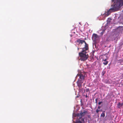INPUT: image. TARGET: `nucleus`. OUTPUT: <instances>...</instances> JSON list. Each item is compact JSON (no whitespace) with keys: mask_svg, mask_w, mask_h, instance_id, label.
Wrapping results in <instances>:
<instances>
[{"mask_svg":"<svg viewBox=\"0 0 123 123\" xmlns=\"http://www.w3.org/2000/svg\"><path fill=\"white\" fill-rule=\"evenodd\" d=\"M87 113V111H86L84 110L83 112H81L80 114H78V116L80 117H82L85 116L86 114Z\"/></svg>","mask_w":123,"mask_h":123,"instance_id":"obj_7","label":"nucleus"},{"mask_svg":"<svg viewBox=\"0 0 123 123\" xmlns=\"http://www.w3.org/2000/svg\"><path fill=\"white\" fill-rule=\"evenodd\" d=\"M117 30L119 32H122L123 31V26H119L117 28Z\"/></svg>","mask_w":123,"mask_h":123,"instance_id":"obj_8","label":"nucleus"},{"mask_svg":"<svg viewBox=\"0 0 123 123\" xmlns=\"http://www.w3.org/2000/svg\"><path fill=\"white\" fill-rule=\"evenodd\" d=\"M89 49V48L82 49L81 51L79 53L80 60L81 61H85L87 59L89 56L87 53Z\"/></svg>","mask_w":123,"mask_h":123,"instance_id":"obj_1","label":"nucleus"},{"mask_svg":"<svg viewBox=\"0 0 123 123\" xmlns=\"http://www.w3.org/2000/svg\"><path fill=\"white\" fill-rule=\"evenodd\" d=\"M106 13H105V14H106Z\"/></svg>","mask_w":123,"mask_h":123,"instance_id":"obj_23","label":"nucleus"},{"mask_svg":"<svg viewBox=\"0 0 123 123\" xmlns=\"http://www.w3.org/2000/svg\"><path fill=\"white\" fill-rule=\"evenodd\" d=\"M97 99H98L97 98H96L95 99L96 103H97Z\"/></svg>","mask_w":123,"mask_h":123,"instance_id":"obj_20","label":"nucleus"},{"mask_svg":"<svg viewBox=\"0 0 123 123\" xmlns=\"http://www.w3.org/2000/svg\"><path fill=\"white\" fill-rule=\"evenodd\" d=\"M88 97V96H87V94H86V98H87V97Z\"/></svg>","mask_w":123,"mask_h":123,"instance_id":"obj_21","label":"nucleus"},{"mask_svg":"<svg viewBox=\"0 0 123 123\" xmlns=\"http://www.w3.org/2000/svg\"><path fill=\"white\" fill-rule=\"evenodd\" d=\"M100 111L99 109H97L96 111V112L97 113H98L99 111Z\"/></svg>","mask_w":123,"mask_h":123,"instance_id":"obj_14","label":"nucleus"},{"mask_svg":"<svg viewBox=\"0 0 123 123\" xmlns=\"http://www.w3.org/2000/svg\"><path fill=\"white\" fill-rule=\"evenodd\" d=\"M123 105V103L120 104V103H119L117 104V107L119 108H120Z\"/></svg>","mask_w":123,"mask_h":123,"instance_id":"obj_11","label":"nucleus"},{"mask_svg":"<svg viewBox=\"0 0 123 123\" xmlns=\"http://www.w3.org/2000/svg\"><path fill=\"white\" fill-rule=\"evenodd\" d=\"M86 92H87L88 91H89V89H87L86 90Z\"/></svg>","mask_w":123,"mask_h":123,"instance_id":"obj_16","label":"nucleus"},{"mask_svg":"<svg viewBox=\"0 0 123 123\" xmlns=\"http://www.w3.org/2000/svg\"><path fill=\"white\" fill-rule=\"evenodd\" d=\"M83 81V80L78 79L76 82L79 88H81L82 87V84Z\"/></svg>","mask_w":123,"mask_h":123,"instance_id":"obj_4","label":"nucleus"},{"mask_svg":"<svg viewBox=\"0 0 123 123\" xmlns=\"http://www.w3.org/2000/svg\"><path fill=\"white\" fill-rule=\"evenodd\" d=\"M114 12L112 10V9L111 8L107 12H106V13H107V16H108L110 14V13L111 12Z\"/></svg>","mask_w":123,"mask_h":123,"instance_id":"obj_9","label":"nucleus"},{"mask_svg":"<svg viewBox=\"0 0 123 123\" xmlns=\"http://www.w3.org/2000/svg\"><path fill=\"white\" fill-rule=\"evenodd\" d=\"M116 38L115 37H114V38H113V39H112V41H114V40H115L116 39Z\"/></svg>","mask_w":123,"mask_h":123,"instance_id":"obj_18","label":"nucleus"},{"mask_svg":"<svg viewBox=\"0 0 123 123\" xmlns=\"http://www.w3.org/2000/svg\"><path fill=\"white\" fill-rule=\"evenodd\" d=\"M77 76H79V78L80 80H83L85 78V75L81 73L78 74H77Z\"/></svg>","mask_w":123,"mask_h":123,"instance_id":"obj_6","label":"nucleus"},{"mask_svg":"<svg viewBox=\"0 0 123 123\" xmlns=\"http://www.w3.org/2000/svg\"><path fill=\"white\" fill-rule=\"evenodd\" d=\"M107 59H105L103 60V61H104L103 64L105 65H106L108 63V61H106Z\"/></svg>","mask_w":123,"mask_h":123,"instance_id":"obj_10","label":"nucleus"},{"mask_svg":"<svg viewBox=\"0 0 123 123\" xmlns=\"http://www.w3.org/2000/svg\"><path fill=\"white\" fill-rule=\"evenodd\" d=\"M79 49V48H78V50Z\"/></svg>","mask_w":123,"mask_h":123,"instance_id":"obj_22","label":"nucleus"},{"mask_svg":"<svg viewBox=\"0 0 123 123\" xmlns=\"http://www.w3.org/2000/svg\"><path fill=\"white\" fill-rule=\"evenodd\" d=\"M76 123H82L80 120H77L76 121Z\"/></svg>","mask_w":123,"mask_h":123,"instance_id":"obj_13","label":"nucleus"},{"mask_svg":"<svg viewBox=\"0 0 123 123\" xmlns=\"http://www.w3.org/2000/svg\"><path fill=\"white\" fill-rule=\"evenodd\" d=\"M103 32H101V34L102 35H103Z\"/></svg>","mask_w":123,"mask_h":123,"instance_id":"obj_19","label":"nucleus"},{"mask_svg":"<svg viewBox=\"0 0 123 123\" xmlns=\"http://www.w3.org/2000/svg\"><path fill=\"white\" fill-rule=\"evenodd\" d=\"M98 36L96 34H93L92 37V39L93 41L96 43L98 38Z\"/></svg>","mask_w":123,"mask_h":123,"instance_id":"obj_3","label":"nucleus"},{"mask_svg":"<svg viewBox=\"0 0 123 123\" xmlns=\"http://www.w3.org/2000/svg\"><path fill=\"white\" fill-rule=\"evenodd\" d=\"M102 102V101L98 103V104L99 105H100Z\"/></svg>","mask_w":123,"mask_h":123,"instance_id":"obj_15","label":"nucleus"},{"mask_svg":"<svg viewBox=\"0 0 123 123\" xmlns=\"http://www.w3.org/2000/svg\"><path fill=\"white\" fill-rule=\"evenodd\" d=\"M76 42L79 43V44L80 43L82 44L83 43H85L84 47L82 48V49L89 48L88 44H87L84 40H82L80 39H78L76 40Z\"/></svg>","mask_w":123,"mask_h":123,"instance_id":"obj_2","label":"nucleus"},{"mask_svg":"<svg viewBox=\"0 0 123 123\" xmlns=\"http://www.w3.org/2000/svg\"><path fill=\"white\" fill-rule=\"evenodd\" d=\"M100 108H101V107H100V106H98V109H100Z\"/></svg>","mask_w":123,"mask_h":123,"instance_id":"obj_17","label":"nucleus"},{"mask_svg":"<svg viewBox=\"0 0 123 123\" xmlns=\"http://www.w3.org/2000/svg\"><path fill=\"white\" fill-rule=\"evenodd\" d=\"M105 111H103L102 114H101V116L104 117L105 116Z\"/></svg>","mask_w":123,"mask_h":123,"instance_id":"obj_12","label":"nucleus"},{"mask_svg":"<svg viewBox=\"0 0 123 123\" xmlns=\"http://www.w3.org/2000/svg\"><path fill=\"white\" fill-rule=\"evenodd\" d=\"M119 6L118 5L116 4H115L111 8L113 12L116 11L117 9L119 8Z\"/></svg>","mask_w":123,"mask_h":123,"instance_id":"obj_5","label":"nucleus"}]
</instances>
